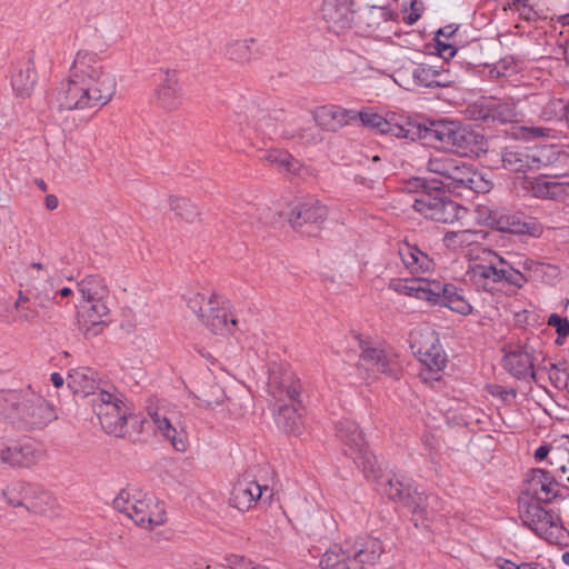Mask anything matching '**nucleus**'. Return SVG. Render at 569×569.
<instances>
[{"mask_svg":"<svg viewBox=\"0 0 569 569\" xmlns=\"http://www.w3.org/2000/svg\"><path fill=\"white\" fill-rule=\"evenodd\" d=\"M116 89V77L103 67L97 54L79 51L70 77L59 92V106L66 110L99 109L112 99Z\"/></svg>","mask_w":569,"mask_h":569,"instance_id":"1","label":"nucleus"},{"mask_svg":"<svg viewBox=\"0 0 569 569\" xmlns=\"http://www.w3.org/2000/svg\"><path fill=\"white\" fill-rule=\"evenodd\" d=\"M419 137L435 148L461 157H479L487 151L485 137L470 126L453 120H433L418 127Z\"/></svg>","mask_w":569,"mask_h":569,"instance_id":"2","label":"nucleus"},{"mask_svg":"<svg viewBox=\"0 0 569 569\" xmlns=\"http://www.w3.org/2000/svg\"><path fill=\"white\" fill-rule=\"evenodd\" d=\"M389 287L400 293L449 308L451 311L462 316L472 312V306L465 297L462 289L452 283H445L438 280H429L418 276L415 279H393Z\"/></svg>","mask_w":569,"mask_h":569,"instance_id":"3","label":"nucleus"},{"mask_svg":"<svg viewBox=\"0 0 569 569\" xmlns=\"http://www.w3.org/2000/svg\"><path fill=\"white\" fill-rule=\"evenodd\" d=\"M53 303H58L53 283L33 281L27 283L24 290H19L13 305L6 313L0 311V317L8 325H40L51 319L49 309Z\"/></svg>","mask_w":569,"mask_h":569,"instance_id":"4","label":"nucleus"},{"mask_svg":"<svg viewBox=\"0 0 569 569\" xmlns=\"http://www.w3.org/2000/svg\"><path fill=\"white\" fill-rule=\"evenodd\" d=\"M410 346L425 366L419 373L420 378L426 382L439 381L447 366V355L437 332L429 326L417 327L410 335Z\"/></svg>","mask_w":569,"mask_h":569,"instance_id":"5","label":"nucleus"},{"mask_svg":"<svg viewBox=\"0 0 569 569\" xmlns=\"http://www.w3.org/2000/svg\"><path fill=\"white\" fill-rule=\"evenodd\" d=\"M113 507L144 529H153L166 522L163 509L147 493L134 488L121 490L113 500Z\"/></svg>","mask_w":569,"mask_h":569,"instance_id":"6","label":"nucleus"},{"mask_svg":"<svg viewBox=\"0 0 569 569\" xmlns=\"http://www.w3.org/2000/svg\"><path fill=\"white\" fill-rule=\"evenodd\" d=\"M336 436L343 445L345 453L353 460L365 477L378 479L380 468L359 426L350 419H342L336 426Z\"/></svg>","mask_w":569,"mask_h":569,"instance_id":"7","label":"nucleus"},{"mask_svg":"<svg viewBox=\"0 0 569 569\" xmlns=\"http://www.w3.org/2000/svg\"><path fill=\"white\" fill-rule=\"evenodd\" d=\"M519 518L525 527L551 545H560L566 538L567 530L559 513L541 503L520 498Z\"/></svg>","mask_w":569,"mask_h":569,"instance_id":"8","label":"nucleus"},{"mask_svg":"<svg viewBox=\"0 0 569 569\" xmlns=\"http://www.w3.org/2000/svg\"><path fill=\"white\" fill-rule=\"evenodd\" d=\"M478 220L500 232L526 234L530 237H540L542 229L532 218L526 217L520 212H510L506 209L491 210L488 207L479 206L477 208Z\"/></svg>","mask_w":569,"mask_h":569,"instance_id":"9","label":"nucleus"},{"mask_svg":"<svg viewBox=\"0 0 569 569\" xmlns=\"http://www.w3.org/2000/svg\"><path fill=\"white\" fill-rule=\"evenodd\" d=\"M92 407L102 429L107 433L116 437L124 435L129 408L123 402L121 396L101 390L94 395Z\"/></svg>","mask_w":569,"mask_h":569,"instance_id":"10","label":"nucleus"},{"mask_svg":"<svg viewBox=\"0 0 569 569\" xmlns=\"http://www.w3.org/2000/svg\"><path fill=\"white\" fill-rule=\"evenodd\" d=\"M56 419L53 408L31 389L21 390L19 406L13 412V423L27 428H43Z\"/></svg>","mask_w":569,"mask_h":569,"instance_id":"11","label":"nucleus"},{"mask_svg":"<svg viewBox=\"0 0 569 569\" xmlns=\"http://www.w3.org/2000/svg\"><path fill=\"white\" fill-rule=\"evenodd\" d=\"M328 217V208L312 197L295 199L289 203L286 218L289 224L300 232L311 233L319 229Z\"/></svg>","mask_w":569,"mask_h":569,"instance_id":"12","label":"nucleus"},{"mask_svg":"<svg viewBox=\"0 0 569 569\" xmlns=\"http://www.w3.org/2000/svg\"><path fill=\"white\" fill-rule=\"evenodd\" d=\"M267 391L277 402L298 401L301 383L287 365L272 363L269 369Z\"/></svg>","mask_w":569,"mask_h":569,"instance_id":"13","label":"nucleus"},{"mask_svg":"<svg viewBox=\"0 0 569 569\" xmlns=\"http://www.w3.org/2000/svg\"><path fill=\"white\" fill-rule=\"evenodd\" d=\"M148 415L158 432L168 439L171 446L179 452L188 449L187 433L173 426L176 412L170 410L164 402L148 406Z\"/></svg>","mask_w":569,"mask_h":569,"instance_id":"14","label":"nucleus"},{"mask_svg":"<svg viewBox=\"0 0 569 569\" xmlns=\"http://www.w3.org/2000/svg\"><path fill=\"white\" fill-rule=\"evenodd\" d=\"M272 497L273 490L268 486H261L254 480L242 478L233 485L229 501L239 511H248L259 501L269 505Z\"/></svg>","mask_w":569,"mask_h":569,"instance_id":"15","label":"nucleus"},{"mask_svg":"<svg viewBox=\"0 0 569 569\" xmlns=\"http://www.w3.org/2000/svg\"><path fill=\"white\" fill-rule=\"evenodd\" d=\"M556 476L543 469H532L522 489V497L529 502L549 503L558 495Z\"/></svg>","mask_w":569,"mask_h":569,"instance_id":"16","label":"nucleus"},{"mask_svg":"<svg viewBox=\"0 0 569 569\" xmlns=\"http://www.w3.org/2000/svg\"><path fill=\"white\" fill-rule=\"evenodd\" d=\"M502 366L509 375L519 380H536L532 353L523 345H505Z\"/></svg>","mask_w":569,"mask_h":569,"instance_id":"17","label":"nucleus"},{"mask_svg":"<svg viewBox=\"0 0 569 569\" xmlns=\"http://www.w3.org/2000/svg\"><path fill=\"white\" fill-rule=\"evenodd\" d=\"M108 299H100L91 302H82L79 312L80 329L86 336L96 337L102 332L109 323L110 309Z\"/></svg>","mask_w":569,"mask_h":569,"instance_id":"18","label":"nucleus"},{"mask_svg":"<svg viewBox=\"0 0 569 569\" xmlns=\"http://www.w3.org/2000/svg\"><path fill=\"white\" fill-rule=\"evenodd\" d=\"M201 322L212 333L220 336L233 333L237 327V319L229 311V301L221 296L209 306L202 315Z\"/></svg>","mask_w":569,"mask_h":569,"instance_id":"19","label":"nucleus"},{"mask_svg":"<svg viewBox=\"0 0 569 569\" xmlns=\"http://www.w3.org/2000/svg\"><path fill=\"white\" fill-rule=\"evenodd\" d=\"M518 193L531 196L539 199H549L566 201L569 199V181H549V180H519L516 186Z\"/></svg>","mask_w":569,"mask_h":569,"instance_id":"20","label":"nucleus"},{"mask_svg":"<svg viewBox=\"0 0 569 569\" xmlns=\"http://www.w3.org/2000/svg\"><path fill=\"white\" fill-rule=\"evenodd\" d=\"M483 256V262L472 263L467 270V276L478 289L491 292L495 290L496 284L501 282V266L497 259L488 254Z\"/></svg>","mask_w":569,"mask_h":569,"instance_id":"21","label":"nucleus"},{"mask_svg":"<svg viewBox=\"0 0 569 569\" xmlns=\"http://www.w3.org/2000/svg\"><path fill=\"white\" fill-rule=\"evenodd\" d=\"M385 553L383 542L376 537L358 538L351 541V559L353 569L376 565Z\"/></svg>","mask_w":569,"mask_h":569,"instance_id":"22","label":"nucleus"},{"mask_svg":"<svg viewBox=\"0 0 569 569\" xmlns=\"http://www.w3.org/2000/svg\"><path fill=\"white\" fill-rule=\"evenodd\" d=\"M353 0H323L321 12L329 29L335 32L349 28L353 21Z\"/></svg>","mask_w":569,"mask_h":569,"instance_id":"23","label":"nucleus"},{"mask_svg":"<svg viewBox=\"0 0 569 569\" xmlns=\"http://www.w3.org/2000/svg\"><path fill=\"white\" fill-rule=\"evenodd\" d=\"M41 452L29 441L0 449V462L12 467H30L39 461Z\"/></svg>","mask_w":569,"mask_h":569,"instance_id":"24","label":"nucleus"},{"mask_svg":"<svg viewBox=\"0 0 569 569\" xmlns=\"http://www.w3.org/2000/svg\"><path fill=\"white\" fill-rule=\"evenodd\" d=\"M320 569H353L351 559V540L330 545L320 555Z\"/></svg>","mask_w":569,"mask_h":569,"instance_id":"25","label":"nucleus"},{"mask_svg":"<svg viewBox=\"0 0 569 569\" xmlns=\"http://www.w3.org/2000/svg\"><path fill=\"white\" fill-rule=\"evenodd\" d=\"M398 253L406 269L412 274L421 276L435 267L433 260L417 246L402 243Z\"/></svg>","mask_w":569,"mask_h":569,"instance_id":"26","label":"nucleus"},{"mask_svg":"<svg viewBox=\"0 0 569 569\" xmlns=\"http://www.w3.org/2000/svg\"><path fill=\"white\" fill-rule=\"evenodd\" d=\"M356 119L357 111L347 110L335 106L322 107L315 114L317 124L327 131L332 132L338 131Z\"/></svg>","mask_w":569,"mask_h":569,"instance_id":"27","label":"nucleus"},{"mask_svg":"<svg viewBox=\"0 0 569 569\" xmlns=\"http://www.w3.org/2000/svg\"><path fill=\"white\" fill-rule=\"evenodd\" d=\"M160 84L157 89V99L162 108L174 110L181 104V89L174 71H161Z\"/></svg>","mask_w":569,"mask_h":569,"instance_id":"28","label":"nucleus"},{"mask_svg":"<svg viewBox=\"0 0 569 569\" xmlns=\"http://www.w3.org/2000/svg\"><path fill=\"white\" fill-rule=\"evenodd\" d=\"M264 160L277 168L280 173L292 176H310V169L295 159L288 151L270 149L264 152Z\"/></svg>","mask_w":569,"mask_h":569,"instance_id":"29","label":"nucleus"},{"mask_svg":"<svg viewBox=\"0 0 569 569\" xmlns=\"http://www.w3.org/2000/svg\"><path fill=\"white\" fill-rule=\"evenodd\" d=\"M68 387L73 393L87 397L94 395L98 382V373L89 367L72 369L68 375Z\"/></svg>","mask_w":569,"mask_h":569,"instance_id":"30","label":"nucleus"},{"mask_svg":"<svg viewBox=\"0 0 569 569\" xmlns=\"http://www.w3.org/2000/svg\"><path fill=\"white\" fill-rule=\"evenodd\" d=\"M37 83V73L31 59L19 64L12 74L11 84L17 97L28 98L31 96Z\"/></svg>","mask_w":569,"mask_h":569,"instance_id":"31","label":"nucleus"},{"mask_svg":"<svg viewBox=\"0 0 569 569\" xmlns=\"http://www.w3.org/2000/svg\"><path fill=\"white\" fill-rule=\"evenodd\" d=\"M438 500L436 495H426L415 488L403 507L409 509L413 516L416 526H418V521H425L430 518L435 510L433 503H438Z\"/></svg>","mask_w":569,"mask_h":569,"instance_id":"32","label":"nucleus"},{"mask_svg":"<svg viewBox=\"0 0 569 569\" xmlns=\"http://www.w3.org/2000/svg\"><path fill=\"white\" fill-rule=\"evenodd\" d=\"M481 112L485 121L491 120L500 123L513 122L518 117L516 106L511 100H491Z\"/></svg>","mask_w":569,"mask_h":569,"instance_id":"33","label":"nucleus"},{"mask_svg":"<svg viewBox=\"0 0 569 569\" xmlns=\"http://www.w3.org/2000/svg\"><path fill=\"white\" fill-rule=\"evenodd\" d=\"M77 287L81 295L82 302H91L109 298V289L104 279L99 276H87L77 283Z\"/></svg>","mask_w":569,"mask_h":569,"instance_id":"34","label":"nucleus"},{"mask_svg":"<svg viewBox=\"0 0 569 569\" xmlns=\"http://www.w3.org/2000/svg\"><path fill=\"white\" fill-rule=\"evenodd\" d=\"M357 119H359L365 127L373 129L379 133L392 134L396 137L403 136L402 133L405 130L402 127L390 123L381 114L372 112L371 110L357 112Z\"/></svg>","mask_w":569,"mask_h":569,"instance_id":"35","label":"nucleus"},{"mask_svg":"<svg viewBox=\"0 0 569 569\" xmlns=\"http://www.w3.org/2000/svg\"><path fill=\"white\" fill-rule=\"evenodd\" d=\"M169 207L180 220L187 223L201 221V210L188 198L171 196Z\"/></svg>","mask_w":569,"mask_h":569,"instance_id":"36","label":"nucleus"},{"mask_svg":"<svg viewBox=\"0 0 569 569\" xmlns=\"http://www.w3.org/2000/svg\"><path fill=\"white\" fill-rule=\"evenodd\" d=\"M36 492V487L22 481H16L8 485L2 490V496L12 507H26L31 499V493Z\"/></svg>","mask_w":569,"mask_h":569,"instance_id":"37","label":"nucleus"},{"mask_svg":"<svg viewBox=\"0 0 569 569\" xmlns=\"http://www.w3.org/2000/svg\"><path fill=\"white\" fill-rule=\"evenodd\" d=\"M198 406L204 409L214 410L216 408L222 406L224 401H228V411L231 413L232 410L230 408L231 400L227 399L226 392L221 386L218 383H211L207 388L200 391V395L197 396Z\"/></svg>","mask_w":569,"mask_h":569,"instance_id":"38","label":"nucleus"},{"mask_svg":"<svg viewBox=\"0 0 569 569\" xmlns=\"http://www.w3.org/2000/svg\"><path fill=\"white\" fill-rule=\"evenodd\" d=\"M483 236V231L470 229L448 231L445 233L442 241L446 248L457 250L477 243Z\"/></svg>","mask_w":569,"mask_h":569,"instance_id":"39","label":"nucleus"},{"mask_svg":"<svg viewBox=\"0 0 569 569\" xmlns=\"http://www.w3.org/2000/svg\"><path fill=\"white\" fill-rule=\"evenodd\" d=\"M258 52L254 39L236 40L228 44L226 56L236 62L250 61Z\"/></svg>","mask_w":569,"mask_h":569,"instance_id":"40","label":"nucleus"},{"mask_svg":"<svg viewBox=\"0 0 569 569\" xmlns=\"http://www.w3.org/2000/svg\"><path fill=\"white\" fill-rule=\"evenodd\" d=\"M276 423L287 433L301 431V416L295 406H280L276 415Z\"/></svg>","mask_w":569,"mask_h":569,"instance_id":"41","label":"nucleus"},{"mask_svg":"<svg viewBox=\"0 0 569 569\" xmlns=\"http://www.w3.org/2000/svg\"><path fill=\"white\" fill-rule=\"evenodd\" d=\"M483 254H488L498 260L499 264L501 266V281H505L517 288H522L527 283L528 279L498 253H496L492 250L486 249L483 250Z\"/></svg>","mask_w":569,"mask_h":569,"instance_id":"42","label":"nucleus"},{"mask_svg":"<svg viewBox=\"0 0 569 569\" xmlns=\"http://www.w3.org/2000/svg\"><path fill=\"white\" fill-rule=\"evenodd\" d=\"M415 488L416 487H412L409 481L405 482L399 479H390L383 487V493L388 496L389 499L405 506Z\"/></svg>","mask_w":569,"mask_h":569,"instance_id":"43","label":"nucleus"},{"mask_svg":"<svg viewBox=\"0 0 569 569\" xmlns=\"http://www.w3.org/2000/svg\"><path fill=\"white\" fill-rule=\"evenodd\" d=\"M56 499L50 492L36 487V492L31 493V499L27 502L26 508L36 513H46L53 509Z\"/></svg>","mask_w":569,"mask_h":569,"instance_id":"44","label":"nucleus"},{"mask_svg":"<svg viewBox=\"0 0 569 569\" xmlns=\"http://www.w3.org/2000/svg\"><path fill=\"white\" fill-rule=\"evenodd\" d=\"M21 390H0V417L13 421V412L19 406Z\"/></svg>","mask_w":569,"mask_h":569,"instance_id":"45","label":"nucleus"},{"mask_svg":"<svg viewBox=\"0 0 569 569\" xmlns=\"http://www.w3.org/2000/svg\"><path fill=\"white\" fill-rule=\"evenodd\" d=\"M220 296L211 293L206 296L204 293L196 292L191 293L187 299L188 308L198 316L201 320L202 315L207 312L209 306L213 305Z\"/></svg>","mask_w":569,"mask_h":569,"instance_id":"46","label":"nucleus"},{"mask_svg":"<svg viewBox=\"0 0 569 569\" xmlns=\"http://www.w3.org/2000/svg\"><path fill=\"white\" fill-rule=\"evenodd\" d=\"M503 167L512 172H525L529 168L530 158L522 151H506L502 157Z\"/></svg>","mask_w":569,"mask_h":569,"instance_id":"47","label":"nucleus"},{"mask_svg":"<svg viewBox=\"0 0 569 569\" xmlns=\"http://www.w3.org/2000/svg\"><path fill=\"white\" fill-rule=\"evenodd\" d=\"M436 66L419 64L412 71V78L419 86L431 88L433 87Z\"/></svg>","mask_w":569,"mask_h":569,"instance_id":"48","label":"nucleus"},{"mask_svg":"<svg viewBox=\"0 0 569 569\" xmlns=\"http://www.w3.org/2000/svg\"><path fill=\"white\" fill-rule=\"evenodd\" d=\"M556 131L546 127H521L520 138L526 141L556 138Z\"/></svg>","mask_w":569,"mask_h":569,"instance_id":"49","label":"nucleus"},{"mask_svg":"<svg viewBox=\"0 0 569 569\" xmlns=\"http://www.w3.org/2000/svg\"><path fill=\"white\" fill-rule=\"evenodd\" d=\"M375 366L377 367V370L390 376H397L399 372V363L396 356L387 351H383Z\"/></svg>","mask_w":569,"mask_h":569,"instance_id":"50","label":"nucleus"},{"mask_svg":"<svg viewBox=\"0 0 569 569\" xmlns=\"http://www.w3.org/2000/svg\"><path fill=\"white\" fill-rule=\"evenodd\" d=\"M456 80V74L442 67H436L433 87H448Z\"/></svg>","mask_w":569,"mask_h":569,"instance_id":"51","label":"nucleus"},{"mask_svg":"<svg viewBox=\"0 0 569 569\" xmlns=\"http://www.w3.org/2000/svg\"><path fill=\"white\" fill-rule=\"evenodd\" d=\"M548 325L553 327L560 337H567L569 335V321L567 318L551 313L548 318Z\"/></svg>","mask_w":569,"mask_h":569,"instance_id":"52","label":"nucleus"},{"mask_svg":"<svg viewBox=\"0 0 569 569\" xmlns=\"http://www.w3.org/2000/svg\"><path fill=\"white\" fill-rule=\"evenodd\" d=\"M436 49L438 51V54L443 60L448 61L449 59L453 58L457 53V48L451 43H446L438 39L436 37Z\"/></svg>","mask_w":569,"mask_h":569,"instance_id":"53","label":"nucleus"},{"mask_svg":"<svg viewBox=\"0 0 569 569\" xmlns=\"http://www.w3.org/2000/svg\"><path fill=\"white\" fill-rule=\"evenodd\" d=\"M361 358L365 360V361H369L371 362L372 365H375L379 357H381V355L383 353L385 350L382 349H379V348H373V347H370V346H365L361 343Z\"/></svg>","mask_w":569,"mask_h":569,"instance_id":"54","label":"nucleus"},{"mask_svg":"<svg viewBox=\"0 0 569 569\" xmlns=\"http://www.w3.org/2000/svg\"><path fill=\"white\" fill-rule=\"evenodd\" d=\"M33 272H41L43 276H48V268L44 263L32 262L24 267V273L27 278L32 279Z\"/></svg>","mask_w":569,"mask_h":569,"instance_id":"55","label":"nucleus"},{"mask_svg":"<svg viewBox=\"0 0 569 569\" xmlns=\"http://www.w3.org/2000/svg\"><path fill=\"white\" fill-rule=\"evenodd\" d=\"M300 138L302 140H305L307 143H318L322 140V137L319 132V130H313V129H305L301 133H300Z\"/></svg>","mask_w":569,"mask_h":569,"instance_id":"56","label":"nucleus"},{"mask_svg":"<svg viewBox=\"0 0 569 569\" xmlns=\"http://www.w3.org/2000/svg\"><path fill=\"white\" fill-rule=\"evenodd\" d=\"M467 182L471 189H476L477 191L487 192L491 188L490 180H467Z\"/></svg>","mask_w":569,"mask_h":569,"instance_id":"57","label":"nucleus"},{"mask_svg":"<svg viewBox=\"0 0 569 569\" xmlns=\"http://www.w3.org/2000/svg\"><path fill=\"white\" fill-rule=\"evenodd\" d=\"M551 452V447L549 445H542L535 451V459L537 461H542L548 458Z\"/></svg>","mask_w":569,"mask_h":569,"instance_id":"58","label":"nucleus"},{"mask_svg":"<svg viewBox=\"0 0 569 569\" xmlns=\"http://www.w3.org/2000/svg\"><path fill=\"white\" fill-rule=\"evenodd\" d=\"M443 163L440 161H430L429 169L431 172L439 173L443 178H452L447 171L442 170Z\"/></svg>","mask_w":569,"mask_h":569,"instance_id":"59","label":"nucleus"},{"mask_svg":"<svg viewBox=\"0 0 569 569\" xmlns=\"http://www.w3.org/2000/svg\"><path fill=\"white\" fill-rule=\"evenodd\" d=\"M496 565L499 569H519V563H515L509 559L497 558Z\"/></svg>","mask_w":569,"mask_h":569,"instance_id":"60","label":"nucleus"},{"mask_svg":"<svg viewBox=\"0 0 569 569\" xmlns=\"http://www.w3.org/2000/svg\"><path fill=\"white\" fill-rule=\"evenodd\" d=\"M519 569H547L545 565L538 561H526L519 563Z\"/></svg>","mask_w":569,"mask_h":569,"instance_id":"61","label":"nucleus"},{"mask_svg":"<svg viewBox=\"0 0 569 569\" xmlns=\"http://www.w3.org/2000/svg\"><path fill=\"white\" fill-rule=\"evenodd\" d=\"M456 31H457V29H452V27H451V26H447V27H445V28L440 29V30L437 32V36H436V37H438V39H439L440 37L450 38L451 36H453V34L456 33Z\"/></svg>","mask_w":569,"mask_h":569,"instance_id":"62","label":"nucleus"},{"mask_svg":"<svg viewBox=\"0 0 569 569\" xmlns=\"http://www.w3.org/2000/svg\"><path fill=\"white\" fill-rule=\"evenodd\" d=\"M50 381L56 388H60L64 383L63 377L59 372H53L50 376Z\"/></svg>","mask_w":569,"mask_h":569,"instance_id":"63","label":"nucleus"},{"mask_svg":"<svg viewBox=\"0 0 569 569\" xmlns=\"http://www.w3.org/2000/svg\"><path fill=\"white\" fill-rule=\"evenodd\" d=\"M58 198L53 194H48L46 197V207L49 210H54L58 208Z\"/></svg>","mask_w":569,"mask_h":569,"instance_id":"64","label":"nucleus"}]
</instances>
